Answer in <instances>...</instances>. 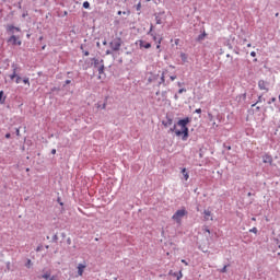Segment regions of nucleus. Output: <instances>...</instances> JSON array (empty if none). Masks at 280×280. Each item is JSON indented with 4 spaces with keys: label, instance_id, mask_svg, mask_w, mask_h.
<instances>
[{
    "label": "nucleus",
    "instance_id": "obj_1",
    "mask_svg": "<svg viewBox=\"0 0 280 280\" xmlns=\"http://www.w3.org/2000/svg\"><path fill=\"white\" fill-rule=\"evenodd\" d=\"M189 124H191L190 117L182 118L177 121L176 125L170 129L171 132H175L176 137H182L183 141H187L189 139Z\"/></svg>",
    "mask_w": 280,
    "mask_h": 280
},
{
    "label": "nucleus",
    "instance_id": "obj_2",
    "mask_svg": "<svg viewBox=\"0 0 280 280\" xmlns=\"http://www.w3.org/2000/svg\"><path fill=\"white\" fill-rule=\"evenodd\" d=\"M187 210L185 208H182L179 210H177L173 217L172 220H174L175 222H177V224H180L183 218H185V215H187Z\"/></svg>",
    "mask_w": 280,
    "mask_h": 280
},
{
    "label": "nucleus",
    "instance_id": "obj_3",
    "mask_svg": "<svg viewBox=\"0 0 280 280\" xmlns=\"http://www.w3.org/2000/svg\"><path fill=\"white\" fill-rule=\"evenodd\" d=\"M124 42L121 40L120 37H116L114 38L110 43H109V47L112 49V51H119V49H121V44Z\"/></svg>",
    "mask_w": 280,
    "mask_h": 280
},
{
    "label": "nucleus",
    "instance_id": "obj_4",
    "mask_svg": "<svg viewBox=\"0 0 280 280\" xmlns=\"http://www.w3.org/2000/svg\"><path fill=\"white\" fill-rule=\"evenodd\" d=\"M5 32L10 36H16V32H21V27L14 26L13 24H7Z\"/></svg>",
    "mask_w": 280,
    "mask_h": 280
},
{
    "label": "nucleus",
    "instance_id": "obj_5",
    "mask_svg": "<svg viewBox=\"0 0 280 280\" xmlns=\"http://www.w3.org/2000/svg\"><path fill=\"white\" fill-rule=\"evenodd\" d=\"M11 68L13 69V73L10 74V80H14L16 75H19V71H21V68L19 67V63L13 62L11 65Z\"/></svg>",
    "mask_w": 280,
    "mask_h": 280
},
{
    "label": "nucleus",
    "instance_id": "obj_6",
    "mask_svg": "<svg viewBox=\"0 0 280 280\" xmlns=\"http://www.w3.org/2000/svg\"><path fill=\"white\" fill-rule=\"evenodd\" d=\"M7 43H11L12 45H19V46L22 45V42L19 39V36H16V35H11L8 38Z\"/></svg>",
    "mask_w": 280,
    "mask_h": 280
},
{
    "label": "nucleus",
    "instance_id": "obj_7",
    "mask_svg": "<svg viewBox=\"0 0 280 280\" xmlns=\"http://www.w3.org/2000/svg\"><path fill=\"white\" fill-rule=\"evenodd\" d=\"M147 34L148 36H152L154 43H159V37H156V33H154V24L150 25V30Z\"/></svg>",
    "mask_w": 280,
    "mask_h": 280
},
{
    "label": "nucleus",
    "instance_id": "obj_8",
    "mask_svg": "<svg viewBox=\"0 0 280 280\" xmlns=\"http://www.w3.org/2000/svg\"><path fill=\"white\" fill-rule=\"evenodd\" d=\"M262 163H268L269 165H272V155L268 153L262 155Z\"/></svg>",
    "mask_w": 280,
    "mask_h": 280
},
{
    "label": "nucleus",
    "instance_id": "obj_9",
    "mask_svg": "<svg viewBox=\"0 0 280 280\" xmlns=\"http://www.w3.org/2000/svg\"><path fill=\"white\" fill-rule=\"evenodd\" d=\"M162 124L165 128H168V126L174 124V119L170 118V116H166V120H162Z\"/></svg>",
    "mask_w": 280,
    "mask_h": 280
},
{
    "label": "nucleus",
    "instance_id": "obj_10",
    "mask_svg": "<svg viewBox=\"0 0 280 280\" xmlns=\"http://www.w3.org/2000/svg\"><path fill=\"white\" fill-rule=\"evenodd\" d=\"M42 279L56 280V277L51 276V272L47 271L46 273L42 275Z\"/></svg>",
    "mask_w": 280,
    "mask_h": 280
},
{
    "label": "nucleus",
    "instance_id": "obj_11",
    "mask_svg": "<svg viewBox=\"0 0 280 280\" xmlns=\"http://www.w3.org/2000/svg\"><path fill=\"white\" fill-rule=\"evenodd\" d=\"M266 81L264 80H259L258 81V89H260V91H268V88H266Z\"/></svg>",
    "mask_w": 280,
    "mask_h": 280
},
{
    "label": "nucleus",
    "instance_id": "obj_12",
    "mask_svg": "<svg viewBox=\"0 0 280 280\" xmlns=\"http://www.w3.org/2000/svg\"><path fill=\"white\" fill-rule=\"evenodd\" d=\"M101 66H98L97 71H98V75H103L104 73V69H106V67L104 66V59H101Z\"/></svg>",
    "mask_w": 280,
    "mask_h": 280
},
{
    "label": "nucleus",
    "instance_id": "obj_13",
    "mask_svg": "<svg viewBox=\"0 0 280 280\" xmlns=\"http://www.w3.org/2000/svg\"><path fill=\"white\" fill-rule=\"evenodd\" d=\"M207 38V32L203 31V33L199 34L196 38L197 43H202Z\"/></svg>",
    "mask_w": 280,
    "mask_h": 280
},
{
    "label": "nucleus",
    "instance_id": "obj_14",
    "mask_svg": "<svg viewBox=\"0 0 280 280\" xmlns=\"http://www.w3.org/2000/svg\"><path fill=\"white\" fill-rule=\"evenodd\" d=\"M84 268H86L85 265L79 264L78 266V276L82 277V275H84Z\"/></svg>",
    "mask_w": 280,
    "mask_h": 280
},
{
    "label": "nucleus",
    "instance_id": "obj_15",
    "mask_svg": "<svg viewBox=\"0 0 280 280\" xmlns=\"http://www.w3.org/2000/svg\"><path fill=\"white\" fill-rule=\"evenodd\" d=\"M91 60L93 61L95 69H100V66H102V62H101L102 60L97 58H92Z\"/></svg>",
    "mask_w": 280,
    "mask_h": 280
},
{
    "label": "nucleus",
    "instance_id": "obj_16",
    "mask_svg": "<svg viewBox=\"0 0 280 280\" xmlns=\"http://www.w3.org/2000/svg\"><path fill=\"white\" fill-rule=\"evenodd\" d=\"M106 102H108V97L105 98V102L103 104L98 102L96 104V108H102V110H106Z\"/></svg>",
    "mask_w": 280,
    "mask_h": 280
},
{
    "label": "nucleus",
    "instance_id": "obj_17",
    "mask_svg": "<svg viewBox=\"0 0 280 280\" xmlns=\"http://www.w3.org/2000/svg\"><path fill=\"white\" fill-rule=\"evenodd\" d=\"M140 47L143 49H150V47H152V44L140 40Z\"/></svg>",
    "mask_w": 280,
    "mask_h": 280
},
{
    "label": "nucleus",
    "instance_id": "obj_18",
    "mask_svg": "<svg viewBox=\"0 0 280 280\" xmlns=\"http://www.w3.org/2000/svg\"><path fill=\"white\" fill-rule=\"evenodd\" d=\"M170 275H172L173 277H176L177 278L176 280L183 279V271H179V272L170 271Z\"/></svg>",
    "mask_w": 280,
    "mask_h": 280
},
{
    "label": "nucleus",
    "instance_id": "obj_19",
    "mask_svg": "<svg viewBox=\"0 0 280 280\" xmlns=\"http://www.w3.org/2000/svg\"><path fill=\"white\" fill-rule=\"evenodd\" d=\"M161 84H164V86H167V83H165V72H162L159 86H161Z\"/></svg>",
    "mask_w": 280,
    "mask_h": 280
},
{
    "label": "nucleus",
    "instance_id": "obj_20",
    "mask_svg": "<svg viewBox=\"0 0 280 280\" xmlns=\"http://www.w3.org/2000/svg\"><path fill=\"white\" fill-rule=\"evenodd\" d=\"M182 174L185 180H189V173H187V168H182Z\"/></svg>",
    "mask_w": 280,
    "mask_h": 280
},
{
    "label": "nucleus",
    "instance_id": "obj_21",
    "mask_svg": "<svg viewBox=\"0 0 280 280\" xmlns=\"http://www.w3.org/2000/svg\"><path fill=\"white\" fill-rule=\"evenodd\" d=\"M203 218H205V220L207 221V220H209V218H211V212H210V210H203Z\"/></svg>",
    "mask_w": 280,
    "mask_h": 280
},
{
    "label": "nucleus",
    "instance_id": "obj_22",
    "mask_svg": "<svg viewBox=\"0 0 280 280\" xmlns=\"http://www.w3.org/2000/svg\"><path fill=\"white\" fill-rule=\"evenodd\" d=\"M5 270H4V272H10V271H12V267H11V264H10V261H7L5 262Z\"/></svg>",
    "mask_w": 280,
    "mask_h": 280
},
{
    "label": "nucleus",
    "instance_id": "obj_23",
    "mask_svg": "<svg viewBox=\"0 0 280 280\" xmlns=\"http://www.w3.org/2000/svg\"><path fill=\"white\" fill-rule=\"evenodd\" d=\"M155 23L156 25H163V20H161V16L155 15Z\"/></svg>",
    "mask_w": 280,
    "mask_h": 280
},
{
    "label": "nucleus",
    "instance_id": "obj_24",
    "mask_svg": "<svg viewBox=\"0 0 280 280\" xmlns=\"http://www.w3.org/2000/svg\"><path fill=\"white\" fill-rule=\"evenodd\" d=\"M182 62H187V54L180 52Z\"/></svg>",
    "mask_w": 280,
    "mask_h": 280
},
{
    "label": "nucleus",
    "instance_id": "obj_25",
    "mask_svg": "<svg viewBox=\"0 0 280 280\" xmlns=\"http://www.w3.org/2000/svg\"><path fill=\"white\" fill-rule=\"evenodd\" d=\"M84 10H89L91 8V3L89 1L83 2Z\"/></svg>",
    "mask_w": 280,
    "mask_h": 280
},
{
    "label": "nucleus",
    "instance_id": "obj_26",
    "mask_svg": "<svg viewBox=\"0 0 280 280\" xmlns=\"http://www.w3.org/2000/svg\"><path fill=\"white\" fill-rule=\"evenodd\" d=\"M5 102V97H3V91H0V104H3Z\"/></svg>",
    "mask_w": 280,
    "mask_h": 280
},
{
    "label": "nucleus",
    "instance_id": "obj_27",
    "mask_svg": "<svg viewBox=\"0 0 280 280\" xmlns=\"http://www.w3.org/2000/svg\"><path fill=\"white\" fill-rule=\"evenodd\" d=\"M161 43H163V37H160V38L158 39L156 49H161Z\"/></svg>",
    "mask_w": 280,
    "mask_h": 280
},
{
    "label": "nucleus",
    "instance_id": "obj_28",
    "mask_svg": "<svg viewBox=\"0 0 280 280\" xmlns=\"http://www.w3.org/2000/svg\"><path fill=\"white\" fill-rule=\"evenodd\" d=\"M228 266H230V265H224L223 268L220 269V272H221L222 275H224V273L226 272Z\"/></svg>",
    "mask_w": 280,
    "mask_h": 280
},
{
    "label": "nucleus",
    "instance_id": "obj_29",
    "mask_svg": "<svg viewBox=\"0 0 280 280\" xmlns=\"http://www.w3.org/2000/svg\"><path fill=\"white\" fill-rule=\"evenodd\" d=\"M15 84H21V75L16 74Z\"/></svg>",
    "mask_w": 280,
    "mask_h": 280
},
{
    "label": "nucleus",
    "instance_id": "obj_30",
    "mask_svg": "<svg viewBox=\"0 0 280 280\" xmlns=\"http://www.w3.org/2000/svg\"><path fill=\"white\" fill-rule=\"evenodd\" d=\"M23 83H24V84H27V86H30V78L25 77V78L23 79Z\"/></svg>",
    "mask_w": 280,
    "mask_h": 280
},
{
    "label": "nucleus",
    "instance_id": "obj_31",
    "mask_svg": "<svg viewBox=\"0 0 280 280\" xmlns=\"http://www.w3.org/2000/svg\"><path fill=\"white\" fill-rule=\"evenodd\" d=\"M25 266L26 268H32V259H27Z\"/></svg>",
    "mask_w": 280,
    "mask_h": 280
},
{
    "label": "nucleus",
    "instance_id": "obj_32",
    "mask_svg": "<svg viewBox=\"0 0 280 280\" xmlns=\"http://www.w3.org/2000/svg\"><path fill=\"white\" fill-rule=\"evenodd\" d=\"M51 242L58 243V234H55L51 238Z\"/></svg>",
    "mask_w": 280,
    "mask_h": 280
},
{
    "label": "nucleus",
    "instance_id": "obj_33",
    "mask_svg": "<svg viewBox=\"0 0 280 280\" xmlns=\"http://www.w3.org/2000/svg\"><path fill=\"white\" fill-rule=\"evenodd\" d=\"M161 95H162L163 100H166L167 98V91L161 92Z\"/></svg>",
    "mask_w": 280,
    "mask_h": 280
},
{
    "label": "nucleus",
    "instance_id": "obj_34",
    "mask_svg": "<svg viewBox=\"0 0 280 280\" xmlns=\"http://www.w3.org/2000/svg\"><path fill=\"white\" fill-rule=\"evenodd\" d=\"M183 93H187V89L182 88V89L178 90V94L179 95L183 94Z\"/></svg>",
    "mask_w": 280,
    "mask_h": 280
},
{
    "label": "nucleus",
    "instance_id": "obj_35",
    "mask_svg": "<svg viewBox=\"0 0 280 280\" xmlns=\"http://www.w3.org/2000/svg\"><path fill=\"white\" fill-rule=\"evenodd\" d=\"M259 103H261V96H259L257 102L252 105V108H254V106H257V104H259Z\"/></svg>",
    "mask_w": 280,
    "mask_h": 280
},
{
    "label": "nucleus",
    "instance_id": "obj_36",
    "mask_svg": "<svg viewBox=\"0 0 280 280\" xmlns=\"http://www.w3.org/2000/svg\"><path fill=\"white\" fill-rule=\"evenodd\" d=\"M57 202L60 205V207H65V202L60 199V197L57 198Z\"/></svg>",
    "mask_w": 280,
    "mask_h": 280
},
{
    "label": "nucleus",
    "instance_id": "obj_37",
    "mask_svg": "<svg viewBox=\"0 0 280 280\" xmlns=\"http://www.w3.org/2000/svg\"><path fill=\"white\" fill-rule=\"evenodd\" d=\"M136 10H137V12L141 11V2H138V4L136 5Z\"/></svg>",
    "mask_w": 280,
    "mask_h": 280
},
{
    "label": "nucleus",
    "instance_id": "obj_38",
    "mask_svg": "<svg viewBox=\"0 0 280 280\" xmlns=\"http://www.w3.org/2000/svg\"><path fill=\"white\" fill-rule=\"evenodd\" d=\"M15 135H16V137H21V129L20 128H15Z\"/></svg>",
    "mask_w": 280,
    "mask_h": 280
},
{
    "label": "nucleus",
    "instance_id": "obj_39",
    "mask_svg": "<svg viewBox=\"0 0 280 280\" xmlns=\"http://www.w3.org/2000/svg\"><path fill=\"white\" fill-rule=\"evenodd\" d=\"M35 250L36 253H40V250H43V245H38Z\"/></svg>",
    "mask_w": 280,
    "mask_h": 280
},
{
    "label": "nucleus",
    "instance_id": "obj_40",
    "mask_svg": "<svg viewBox=\"0 0 280 280\" xmlns=\"http://www.w3.org/2000/svg\"><path fill=\"white\" fill-rule=\"evenodd\" d=\"M275 102H277V97H271L270 101H268V104H272Z\"/></svg>",
    "mask_w": 280,
    "mask_h": 280
},
{
    "label": "nucleus",
    "instance_id": "obj_41",
    "mask_svg": "<svg viewBox=\"0 0 280 280\" xmlns=\"http://www.w3.org/2000/svg\"><path fill=\"white\" fill-rule=\"evenodd\" d=\"M257 231H258L257 228H253V229L249 230V233H255V234H257Z\"/></svg>",
    "mask_w": 280,
    "mask_h": 280
},
{
    "label": "nucleus",
    "instance_id": "obj_42",
    "mask_svg": "<svg viewBox=\"0 0 280 280\" xmlns=\"http://www.w3.org/2000/svg\"><path fill=\"white\" fill-rule=\"evenodd\" d=\"M50 91H51V93H55V91H60V88L54 86V88L50 89Z\"/></svg>",
    "mask_w": 280,
    "mask_h": 280
},
{
    "label": "nucleus",
    "instance_id": "obj_43",
    "mask_svg": "<svg viewBox=\"0 0 280 280\" xmlns=\"http://www.w3.org/2000/svg\"><path fill=\"white\" fill-rule=\"evenodd\" d=\"M195 113H196L197 115H200V114L202 113V109H201V108H197V109L195 110Z\"/></svg>",
    "mask_w": 280,
    "mask_h": 280
},
{
    "label": "nucleus",
    "instance_id": "obj_44",
    "mask_svg": "<svg viewBox=\"0 0 280 280\" xmlns=\"http://www.w3.org/2000/svg\"><path fill=\"white\" fill-rule=\"evenodd\" d=\"M275 242H276L278 248H280V241H279V238H275Z\"/></svg>",
    "mask_w": 280,
    "mask_h": 280
},
{
    "label": "nucleus",
    "instance_id": "obj_45",
    "mask_svg": "<svg viewBox=\"0 0 280 280\" xmlns=\"http://www.w3.org/2000/svg\"><path fill=\"white\" fill-rule=\"evenodd\" d=\"M71 83V80H66L65 81V84H63V89H65V86H67L68 84H70Z\"/></svg>",
    "mask_w": 280,
    "mask_h": 280
},
{
    "label": "nucleus",
    "instance_id": "obj_46",
    "mask_svg": "<svg viewBox=\"0 0 280 280\" xmlns=\"http://www.w3.org/2000/svg\"><path fill=\"white\" fill-rule=\"evenodd\" d=\"M226 47L229 48V49H233V45L231 44V43H226Z\"/></svg>",
    "mask_w": 280,
    "mask_h": 280
},
{
    "label": "nucleus",
    "instance_id": "obj_47",
    "mask_svg": "<svg viewBox=\"0 0 280 280\" xmlns=\"http://www.w3.org/2000/svg\"><path fill=\"white\" fill-rule=\"evenodd\" d=\"M82 54L83 56H90L91 52H89V50H83Z\"/></svg>",
    "mask_w": 280,
    "mask_h": 280
},
{
    "label": "nucleus",
    "instance_id": "obj_48",
    "mask_svg": "<svg viewBox=\"0 0 280 280\" xmlns=\"http://www.w3.org/2000/svg\"><path fill=\"white\" fill-rule=\"evenodd\" d=\"M223 148H225V150H231V145L229 144H223Z\"/></svg>",
    "mask_w": 280,
    "mask_h": 280
},
{
    "label": "nucleus",
    "instance_id": "obj_49",
    "mask_svg": "<svg viewBox=\"0 0 280 280\" xmlns=\"http://www.w3.org/2000/svg\"><path fill=\"white\" fill-rule=\"evenodd\" d=\"M84 47H85L84 44H81V45H80V50H81L82 52L84 51Z\"/></svg>",
    "mask_w": 280,
    "mask_h": 280
},
{
    "label": "nucleus",
    "instance_id": "obj_50",
    "mask_svg": "<svg viewBox=\"0 0 280 280\" xmlns=\"http://www.w3.org/2000/svg\"><path fill=\"white\" fill-rule=\"evenodd\" d=\"M170 80H171V82H174V80H176V75H171Z\"/></svg>",
    "mask_w": 280,
    "mask_h": 280
},
{
    "label": "nucleus",
    "instance_id": "obj_51",
    "mask_svg": "<svg viewBox=\"0 0 280 280\" xmlns=\"http://www.w3.org/2000/svg\"><path fill=\"white\" fill-rule=\"evenodd\" d=\"M67 244H68V246H71V237L67 238Z\"/></svg>",
    "mask_w": 280,
    "mask_h": 280
},
{
    "label": "nucleus",
    "instance_id": "obj_52",
    "mask_svg": "<svg viewBox=\"0 0 280 280\" xmlns=\"http://www.w3.org/2000/svg\"><path fill=\"white\" fill-rule=\"evenodd\" d=\"M5 139H11L12 135L9 132V133H5Z\"/></svg>",
    "mask_w": 280,
    "mask_h": 280
},
{
    "label": "nucleus",
    "instance_id": "obj_53",
    "mask_svg": "<svg viewBox=\"0 0 280 280\" xmlns=\"http://www.w3.org/2000/svg\"><path fill=\"white\" fill-rule=\"evenodd\" d=\"M105 54L106 56H110L113 54V50H106Z\"/></svg>",
    "mask_w": 280,
    "mask_h": 280
},
{
    "label": "nucleus",
    "instance_id": "obj_54",
    "mask_svg": "<svg viewBox=\"0 0 280 280\" xmlns=\"http://www.w3.org/2000/svg\"><path fill=\"white\" fill-rule=\"evenodd\" d=\"M27 15H28V13H27V11H25V12L22 14V19H25Z\"/></svg>",
    "mask_w": 280,
    "mask_h": 280
},
{
    "label": "nucleus",
    "instance_id": "obj_55",
    "mask_svg": "<svg viewBox=\"0 0 280 280\" xmlns=\"http://www.w3.org/2000/svg\"><path fill=\"white\" fill-rule=\"evenodd\" d=\"M122 14H127V16H130V10L124 11Z\"/></svg>",
    "mask_w": 280,
    "mask_h": 280
},
{
    "label": "nucleus",
    "instance_id": "obj_56",
    "mask_svg": "<svg viewBox=\"0 0 280 280\" xmlns=\"http://www.w3.org/2000/svg\"><path fill=\"white\" fill-rule=\"evenodd\" d=\"M182 264H185V266H189V262H187V260L182 259Z\"/></svg>",
    "mask_w": 280,
    "mask_h": 280
},
{
    "label": "nucleus",
    "instance_id": "obj_57",
    "mask_svg": "<svg viewBox=\"0 0 280 280\" xmlns=\"http://www.w3.org/2000/svg\"><path fill=\"white\" fill-rule=\"evenodd\" d=\"M250 56H252V58H255V56H257V52L252 51V52H250Z\"/></svg>",
    "mask_w": 280,
    "mask_h": 280
},
{
    "label": "nucleus",
    "instance_id": "obj_58",
    "mask_svg": "<svg viewBox=\"0 0 280 280\" xmlns=\"http://www.w3.org/2000/svg\"><path fill=\"white\" fill-rule=\"evenodd\" d=\"M234 54H236L237 56H240V50H238V49H234Z\"/></svg>",
    "mask_w": 280,
    "mask_h": 280
},
{
    "label": "nucleus",
    "instance_id": "obj_59",
    "mask_svg": "<svg viewBox=\"0 0 280 280\" xmlns=\"http://www.w3.org/2000/svg\"><path fill=\"white\" fill-rule=\"evenodd\" d=\"M50 153H51V154H56V149H52V150L50 151Z\"/></svg>",
    "mask_w": 280,
    "mask_h": 280
},
{
    "label": "nucleus",
    "instance_id": "obj_60",
    "mask_svg": "<svg viewBox=\"0 0 280 280\" xmlns=\"http://www.w3.org/2000/svg\"><path fill=\"white\" fill-rule=\"evenodd\" d=\"M180 43V39H175V45H178Z\"/></svg>",
    "mask_w": 280,
    "mask_h": 280
},
{
    "label": "nucleus",
    "instance_id": "obj_61",
    "mask_svg": "<svg viewBox=\"0 0 280 280\" xmlns=\"http://www.w3.org/2000/svg\"><path fill=\"white\" fill-rule=\"evenodd\" d=\"M226 58H231V60H233V56H231V55H226Z\"/></svg>",
    "mask_w": 280,
    "mask_h": 280
},
{
    "label": "nucleus",
    "instance_id": "obj_62",
    "mask_svg": "<svg viewBox=\"0 0 280 280\" xmlns=\"http://www.w3.org/2000/svg\"><path fill=\"white\" fill-rule=\"evenodd\" d=\"M117 14H118V16H121V14H124V12L118 11Z\"/></svg>",
    "mask_w": 280,
    "mask_h": 280
},
{
    "label": "nucleus",
    "instance_id": "obj_63",
    "mask_svg": "<svg viewBox=\"0 0 280 280\" xmlns=\"http://www.w3.org/2000/svg\"><path fill=\"white\" fill-rule=\"evenodd\" d=\"M174 100H178V94H175V95H174Z\"/></svg>",
    "mask_w": 280,
    "mask_h": 280
},
{
    "label": "nucleus",
    "instance_id": "obj_64",
    "mask_svg": "<svg viewBox=\"0 0 280 280\" xmlns=\"http://www.w3.org/2000/svg\"><path fill=\"white\" fill-rule=\"evenodd\" d=\"M103 45H108V43L106 40H103Z\"/></svg>",
    "mask_w": 280,
    "mask_h": 280
}]
</instances>
